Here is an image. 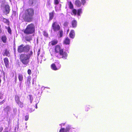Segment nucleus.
<instances>
[{
	"instance_id": "obj_1",
	"label": "nucleus",
	"mask_w": 132,
	"mask_h": 132,
	"mask_svg": "<svg viewBox=\"0 0 132 132\" xmlns=\"http://www.w3.org/2000/svg\"><path fill=\"white\" fill-rule=\"evenodd\" d=\"M24 52L28 53L27 54H21L19 55V59L21 62L24 65L27 66L29 62V59L32 56L33 52L31 50V46L28 44L24 46Z\"/></svg>"
},
{
	"instance_id": "obj_2",
	"label": "nucleus",
	"mask_w": 132,
	"mask_h": 132,
	"mask_svg": "<svg viewBox=\"0 0 132 132\" xmlns=\"http://www.w3.org/2000/svg\"><path fill=\"white\" fill-rule=\"evenodd\" d=\"M34 11L33 8H29L24 11L22 16L20 17L19 19L22 21L30 22L33 21Z\"/></svg>"
},
{
	"instance_id": "obj_3",
	"label": "nucleus",
	"mask_w": 132,
	"mask_h": 132,
	"mask_svg": "<svg viewBox=\"0 0 132 132\" xmlns=\"http://www.w3.org/2000/svg\"><path fill=\"white\" fill-rule=\"evenodd\" d=\"M22 31L26 35L32 34L35 31V26L34 24L31 23L28 24L25 29L23 30Z\"/></svg>"
},
{
	"instance_id": "obj_4",
	"label": "nucleus",
	"mask_w": 132,
	"mask_h": 132,
	"mask_svg": "<svg viewBox=\"0 0 132 132\" xmlns=\"http://www.w3.org/2000/svg\"><path fill=\"white\" fill-rule=\"evenodd\" d=\"M68 56L67 53L63 49L56 56L58 58L66 59Z\"/></svg>"
},
{
	"instance_id": "obj_5",
	"label": "nucleus",
	"mask_w": 132,
	"mask_h": 132,
	"mask_svg": "<svg viewBox=\"0 0 132 132\" xmlns=\"http://www.w3.org/2000/svg\"><path fill=\"white\" fill-rule=\"evenodd\" d=\"M52 27L53 31L56 32L60 30L61 27L57 21L54 22L52 23Z\"/></svg>"
},
{
	"instance_id": "obj_6",
	"label": "nucleus",
	"mask_w": 132,
	"mask_h": 132,
	"mask_svg": "<svg viewBox=\"0 0 132 132\" xmlns=\"http://www.w3.org/2000/svg\"><path fill=\"white\" fill-rule=\"evenodd\" d=\"M10 10L9 5L8 4L6 5L4 7V10L3 11V12L5 14L7 15L9 13Z\"/></svg>"
},
{
	"instance_id": "obj_7",
	"label": "nucleus",
	"mask_w": 132,
	"mask_h": 132,
	"mask_svg": "<svg viewBox=\"0 0 132 132\" xmlns=\"http://www.w3.org/2000/svg\"><path fill=\"white\" fill-rule=\"evenodd\" d=\"M62 49L60 45H57L55 47L54 52L56 53H59Z\"/></svg>"
},
{
	"instance_id": "obj_8",
	"label": "nucleus",
	"mask_w": 132,
	"mask_h": 132,
	"mask_svg": "<svg viewBox=\"0 0 132 132\" xmlns=\"http://www.w3.org/2000/svg\"><path fill=\"white\" fill-rule=\"evenodd\" d=\"M24 45L22 44L18 47L17 51L19 53H21L24 52Z\"/></svg>"
},
{
	"instance_id": "obj_9",
	"label": "nucleus",
	"mask_w": 132,
	"mask_h": 132,
	"mask_svg": "<svg viewBox=\"0 0 132 132\" xmlns=\"http://www.w3.org/2000/svg\"><path fill=\"white\" fill-rule=\"evenodd\" d=\"M61 67V65L59 63H58L57 67L56 66V65L54 63H52L51 65V67L52 69L54 70H56L59 69Z\"/></svg>"
},
{
	"instance_id": "obj_10",
	"label": "nucleus",
	"mask_w": 132,
	"mask_h": 132,
	"mask_svg": "<svg viewBox=\"0 0 132 132\" xmlns=\"http://www.w3.org/2000/svg\"><path fill=\"white\" fill-rule=\"evenodd\" d=\"M3 55L4 56L9 57L10 56V50L9 49L6 48L3 51Z\"/></svg>"
},
{
	"instance_id": "obj_11",
	"label": "nucleus",
	"mask_w": 132,
	"mask_h": 132,
	"mask_svg": "<svg viewBox=\"0 0 132 132\" xmlns=\"http://www.w3.org/2000/svg\"><path fill=\"white\" fill-rule=\"evenodd\" d=\"M70 42V40L68 37H66L64 40L63 43L64 44L69 45Z\"/></svg>"
},
{
	"instance_id": "obj_12",
	"label": "nucleus",
	"mask_w": 132,
	"mask_h": 132,
	"mask_svg": "<svg viewBox=\"0 0 132 132\" xmlns=\"http://www.w3.org/2000/svg\"><path fill=\"white\" fill-rule=\"evenodd\" d=\"M5 66L6 68H8L9 66V62L8 58L5 57L3 59Z\"/></svg>"
},
{
	"instance_id": "obj_13",
	"label": "nucleus",
	"mask_w": 132,
	"mask_h": 132,
	"mask_svg": "<svg viewBox=\"0 0 132 132\" xmlns=\"http://www.w3.org/2000/svg\"><path fill=\"white\" fill-rule=\"evenodd\" d=\"M75 31L73 30H71L70 32L69 36L70 37L73 39L75 36Z\"/></svg>"
},
{
	"instance_id": "obj_14",
	"label": "nucleus",
	"mask_w": 132,
	"mask_h": 132,
	"mask_svg": "<svg viewBox=\"0 0 132 132\" xmlns=\"http://www.w3.org/2000/svg\"><path fill=\"white\" fill-rule=\"evenodd\" d=\"M75 4L78 7H80L81 6V3L79 0H76L75 2Z\"/></svg>"
},
{
	"instance_id": "obj_15",
	"label": "nucleus",
	"mask_w": 132,
	"mask_h": 132,
	"mask_svg": "<svg viewBox=\"0 0 132 132\" xmlns=\"http://www.w3.org/2000/svg\"><path fill=\"white\" fill-rule=\"evenodd\" d=\"M54 11H53L52 12L49 13V20L50 21L52 20L53 19L54 16Z\"/></svg>"
},
{
	"instance_id": "obj_16",
	"label": "nucleus",
	"mask_w": 132,
	"mask_h": 132,
	"mask_svg": "<svg viewBox=\"0 0 132 132\" xmlns=\"http://www.w3.org/2000/svg\"><path fill=\"white\" fill-rule=\"evenodd\" d=\"M71 25L73 28H75L76 27L77 25V22L75 20H72L71 22Z\"/></svg>"
},
{
	"instance_id": "obj_17",
	"label": "nucleus",
	"mask_w": 132,
	"mask_h": 132,
	"mask_svg": "<svg viewBox=\"0 0 132 132\" xmlns=\"http://www.w3.org/2000/svg\"><path fill=\"white\" fill-rule=\"evenodd\" d=\"M1 39L3 42L4 43H6L7 42V38L5 35L2 36L1 37Z\"/></svg>"
},
{
	"instance_id": "obj_18",
	"label": "nucleus",
	"mask_w": 132,
	"mask_h": 132,
	"mask_svg": "<svg viewBox=\"0 0 132 132\" xmlns=\"http://www.w3.org/2000/svg\"><path fill=\"white\" fill-rule=\"evenodd\" d=\"M31 79V77L30 76H29L27 77V81L26 84L27 85L29 86L30 84V80Z\"/></svg>"
},
{
	"instance_id": "obj_19",
	"label": "nucleus",
	"mask_w": 132,
	"mask_h": 132,
	"mask_svg": "<svg viewBox=\"0 0 132 132\" xmlns=\"http://www.w3.org/2000/svg\"><path fill=\"white\" fill-rule=\"evenodd\" d=\"M3 21L4 23L8 25H10V21L7 19L3 17L2 18Z\"/></svg>"
},
{
	"instance_id": "obj_20",
	"label": "nucleus",
	"mask_w": 132,
	"mask_h": 132,
	"mask_svg": "<svg viewBox=\"0 0 132 132\" xmlns=\"http://www.w3.org/2000/svg\"><path fill=\"white\" fill-rule=\"evenodd\" d=\"M25 40L28 42H30L32 40V37L31 36H26L24 37Z\"/></svg>"
},
{
	"instance_id": "obj_21",
	"label": "nucleus",
	"mask_w": 132,
	"mask_h": 132,
	"mask_svg": "<svg viewBox=\"0 0 132 132\" xmlns=\"http://www.w3.org/2000/svg\"><path fill=\"white\" fill-rule=\"evenodd\" d=\"M50 43H51V45H54L58 43V40L56 39H54L52 40L51 42L49 43V44Z\"/></svg>"
},
{
	"instance_id": "obj_22",
	"label": "nucleus",
	"mask_w": 132,
	"mask_h": 132,
	"mask_svg": "<svg viewBox=\"0 0 132 132\" xmlns=\"http://www.w3.org/2000/svg\"><path fill=\"white\" fill-rule=\"evenodd\" d=\"M19 107L22 108L24 106V103L23 102H22L20 101L16 103Z\"/></svg>"
},
{
	"instance_id": "obj_23",
	"label": "nucleus",
	"mask_w": 132,
	"mask_h": 132,
	"mask_svg": "<svg viewBox=\"0 0 132 132\" xmlns=\"http://www.w3.org/2000/svg\"><path fill=\"white\" fill-rule=\"evenodd\" d=\"M36 0H29L28 2V4L30 6H32V5L36 1Z\"/></svg>"
},
{
	"instance_id": "obj_24",
	"label": "nucleus",
	"mask_w": 132,
	"mask_h": 132,
	"mask_svg": "<svg viewBox=\"0 0 132 132\" xmlns=\"http://www.w3.org/2000/svg\"><path fill=\"white\" fill-rule=\"evenodd\" d=\"M14 100L16 103L19 102L20 101V98L18 95H16L14 96Z\"/></svg>"
},
{
	"instance_id": "obj_25",
	"label": "nucleus",
	"mask_w": 132,
	"mask_h": 132,
	"mask_svg": "<svg viewBox=\"0 0 132 132\" xmlns=\"http://www.w3.org/2000/svg\"><path fill=\"white\" fill-rule=\"evenodd\" d=\"M18 78L19 81L21 82L23 79V75L21 74H19L18 75Z\"/></svg>"
},
{
	"instance_id": "obj_26",
	"label": "nucleus",
	"mask_w": 132,
	"mask_h": 132,
	"mask_svg": "<svg viewBox=\"0 0 132 132\" xmlns=\"http://www.w3.org/2000/svg\"><path fill=\"white\" fill-rule=\"evenodd\" d=\"M68 5L70 9H72L73 8V5L71 1L68 2Z\"/></svg>"
},
{
	"instance_id": "obj_27",
	"label": "nucleus",
	"mask_w": 132,
	"mask_h": 132,
	"mask_svg": "<svg viewBox=\"0 0 132 132\" xmlns=\"http://www.w3.org/2000/svg\"><path fill=\"white\" fill-rule=\"evenodd\" d=\"M72 10V13H71V14L72 15H74L75 16L77 14V10L75 9H73Z\"/></svg>"
},
{
	"instance_id": "obj_28",
	"label": "nucleus",
	"mask_w": 132,
	"mask_h": 132,
	"mask_svg": "<svg viewBox=\"0 0 132 132\" xmlns=\"http://www.w3.org/2000/svg\"><path fill=\"white\" fill-rule=\"evenodd\" d=\"M59 37L61 38L63 36V31L62 30H60L59 31Z\"/></svg>"
},
{
	"instance_id": "obj_29",
	"label": "nucleus",
	"mask_w": 132,
	"mask_h": 132,
	"mask_svg": "<svg viewBox=\"0 0 132 132\" xmlns=\"http://www.w3.org/2000/svg\"><path fill=\"white\" fill-rule=\"evenodd\" d=\"M71 128L70 126L69 125L65 129V132H69Z\"/></svg>"
},
{
	"instance_id": "obj_30",
	"label": "nucleus",
	"mask_w": 132,
	"mask_h": 132,
	"mask_svg": "<svg viewBox=\"0 0 132 132\" xmlns=\"http://www.w3.org/2000/svg\"><path fill=\"white\" fill-rule=\"evenodd\" d=\"M82 12V9H79L77 10V15L78 16H80V13Z\"/></svg>"
},
{
	"instance_id": "obj_31",
	"label": "nucleus",
	"mask_w": 132,
	"mask_h": 132,
	"mask_svg": "<svg viewBox=\"0 0 132 132\" xmlns=\"http://www.w3.org/2000/svg\"><path fill=\"white\" fill-rule=\"evenodd\" d=\"M5 28L7 30L8 33L11 34V30L10 27L8 26V27H5Z\"/></svg>"
},
{
	"instance_id": "obj_32",
	"label": "nucleus",
	"mask_w": 132,
	"mask_h": 132,
	"mask_svg": "<svg viewBox=\"0 0 132 132\" xmlns=\"http://www.w3.org/2000/svg\"><path fill=\"white\" fill-rule=\"evenodd\" d=\"M43 35L44 36L47 37L48 36V33L45 31L43 32Z\"/></svg>"
},
{
	"instance_id": "obj_33",
	"label": "nucleus",
	"mask_w": 132,
	"mask_h": 132,
	"mask_svg": "<svg viewBox=\"0 0 132 132\" xmlns=\"http://www.w3.org/2000/svg\"><path fill=\"white\" fill-rule=\"evenodd\" d=\"M60 0H54V3L55 5L58 4L59 3Z\"/></svg>"
},
{
	"instance_id": "obj_34",
	"label": "nucleus",
	"mask_w": 132,
	"mask_h": 132,
	"mask_svg": "<svg viewBox=\"0 0 132 132\" xmlns=\"http://www.w3.org/2000/svg\"><path fill=\"white\" fill-rule=\"evenodd\" d=\"M28 96L29 98V100L30 101V103H31L32 102V101L33 100V99L32 97V96L31 95H29Z\"/></svg>"
},
{
	"instance_id": "obj_35",
	"label": "nucleus",
	"mask_w": 132,
	"mask_h": 132,
	"mask_svg": "<svg viewBox=\"0 0 132 132\" xmlns=\"http://www.w3.org/2000/svg\"><path fill=\"white\" fill-rule=\"evenodd\" d=\"M59 132H65V129L64 128H61Z\"/></svg>"
},
{
	"instance_id": "obj_36",
	"label": "nucleus",
	"mask_w": 132,
	"mask_h": 132,
	"mask_svg": "<svg viewBox=\"0 0 132 132\" xmlns=\"http://www.w3.org/2000/svg\"><path fill=\"white\" fill-rule=\"evenodd\" d=\"M81 3L82 5H84L86 3V1L85 0H81Z\"/></svg>"
},
{
	"instance_id": "obj_37",
	"label": "nucleus",
	"mask_w": 132,
	"mask_h": 132,
	"mask_svg": "<svg viewBox=\"0 0 132 132\" xmlns=\"http://www.w3.org/2000/svg\"><path fill=\"white\" fill-rule=\"evenodd\" d=\"M27 73L29 75H30L31 74V70L30 69H28L27 71Z\"/></svg>"
},
{
	"instance_id": "obj_38",
	"label": "nucleus",
	"mask_w": 132,
	"mask_h": 132,
	"mask_svg": "<svg viewBox=\"0 0 132 132\" xmlns=\"http://www.w3.org/2000/svg\"><path fill=\"white\" fill-rule=\"evenodd\" d=\"M25 121H27L28 120L29 118V115H27L25 117Z\"/></svg>"
},
{
	"instance_id": "obj_39",
	"label": "nucleus",
	"mask_w": 132,
	"mask_h": 132,
	"mask_svg": "<svg viewBox=\"0 0 132 132\" xmlns=\"http://www.w3.org/2000/svg\"><path fill=\"white\" fill-rule=\"evenodd\" d=\"M68 23L67 22H65L64 23L63 25L65 26H67L68 25Z\"/></svg>"
},
{
	"instance_id": "obj_40",
	"label": "nucleus",
	"mask_w": 132,
	"mask_h": 132,
	"mask_svg": "<svg viewBox=\"0 0 132 132\" xmlns=\"http://www.w3.org/2000/svg\"><path fill=\"white\" fill-rule=\"evenodd\" d=\"M89 109V108L87 106L85 107V110L86 111H88Z\"/></svg>"
},
{
	"instance_id": "obj_41",
	"label": "nucleus",
	"mask_w": 132,
	"mask_h": 132,
	"mask_svg": "<svg viewBox=\"0 0 132 132\" xmlns=\"http://www.w3.org/2000/svg\"><path fill=\"white\" fill-rule=\"evenodd\" d=\"M5 101V100H4L1 102H0V105H1L3 104Z\"/></svg>"
},
{
	"instance_id": "obj_42",
	"label": "nucleus",
	"mask_w": 132,
	"mask_h": 132,
	"mask_svg": "<svg viewBox=\"0 0 132 132\" xmlns=\"http://www.w3.org/2000/svg\"><path fill=\"white\" fill-rule=\"evenodd\" d=\"M40 49H39L38 50V52H37V55L38 56L39 55V54H40Z\"/></svg>"
},
{
	"instance_id": "obj_43",
	"label": "nucleus",
	"mask_w": 132,
	"mask_h": 132,
	"mask_svg": "<svg viewBox=\"0 0 132 132\" xmlns=\"http://www.w3.org/2000/svg\"><path fill=\"white\" fill-rule=\"evenodd\" d=\"M3 128L2 126L0 127V132H1L3 130Z\"/></svg>"
},
{
	"instance_id": "obj_44",
	"label": "nucleus",
	"mask_w": 132,
	"mask_h": 132,
	"mask_svg": "<svg viewBox=\"0 0 132 132\" xmlns=\"http://www.w3.org/2000/svg\"><path fill=\"white\" fill-rule=\"evenodd\" d=\"M16 80H17V78H16V76L15 78V82H16Z\"/></svg>"
},
{
	"instance_id": "obj_45",
	"label": "nucleus",
	"mask_w": 132,
	"mask_h": 132,
	"mask_svg": "<svg viewBox=\"0 0 132 132\" xmlns=\"http://www.w3.org/2000/svg\"><path fill=\"white\" fill-rule=\"evenodd\" d=\"M36 108L37 109V104H36Z\"/></svg>"
},
{
	"instance_id": "obj_46",
	"label": "nucleus",
	"mask_w": 132,
	"mask_h": 132,
	"mask_svg": "<svg viewBox=\"0 0 132 132\" xmlns=\"http://www.w3.org/2000/svg\"><path fill=\"white\" fill-rule=\"evenodd\" d=\"M4 132H8V131H5Z\"/></svg>"
},
{
	"instance_id": "obj_47",
	"label": "nucleus",
	"mask_w": 132,
	"mask_h": 132,
	"mask_svg": "<svg viewBox=\"0 0 132 132\" xmlns=\"http://www.w3.org/2000/svg\"><path fill=\"white\" fill-rule=\"evenodd\" d=\"M9 108V106H7L6 107V108Z\"/></svg>"
},
{
	"instance_id": "obj_48",
	"label": "nucleus",
	"mask_w": 132,
	"mask_h": 132,
	"mask_svg": "<svg viewBox=\"0 0 132 132\" xmlns=\"http://www.w3.org/2000/svg\"><path fill=\"white\" fill-rule=\"evenodd\" d=\"M1 79H0V83H1Z\"/></svg>"
},
{
	"instance_id": "obj_49",
	"label": "nucleus",
	"mask_w": 132,
	"mask_h": 132,
	"mask_svg": "<svg viewBox=\"0 0 132 132\" xmlns=\"http://www.w3.org/2000/svg\"><path fill=\"white\" fill-rule=\"evenodd\" d=\"M2 98L0 96V99H2Z\"/></svg>"
},
{
	"instance_id": "obj_50",
	"label": "nucleus",
	"mask_w": 132,
	"mask_h": 132,
	"mask_svg": "<svg viewBox=\"0 0 132 132\" xmlns=\"http://www.w3.org/2000/svg\"><path fill=\"white\" fill-rule=\"evenodd\" d=\"M63 125H64V123H63Z\"/></svg>"
},
{
	"instance_id": "obj_51",
	"label": "nucleus",
	"mask_w": 132,
	"mask_h": 132,
	"mask_svg": "<svg viewBox=\"0 0 132 132\" xmlns=\"http://www.w3.org/2000/svg\"><path fill=\"white\" fill-rule=\"evenodd\" d=\"M32 84H34V82H32Z\"/></svg>"
}]
</instances>
